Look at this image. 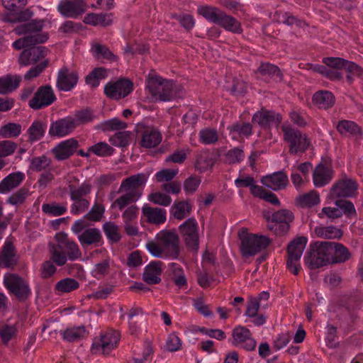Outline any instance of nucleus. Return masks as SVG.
<instances>
[{"instance_id":"1","label":"nucleus","mask_w":363,"mask_h":363,"mask_svg":"<svg viewBox=\"0 0 363 363\" xmlns=\"http://www.w3.org/2000/svg\"><path fill=\"white\" fill-rule=\"evenodd\" d=\"M44 19H33L16 28L18 34H27L12 43L16 50L24 48L19 57V63L28 66L43 59L48 54V50L43 46H32L37 43H44L48 39V33H38L44 27Z\"/></svg>"},{"instance_id":"2","label":"nucleus","mask_w":363,"mask_h":363,"mask_svg":"<svg viewBox=\"0 0 363 363\" xmlns=\"http://www.w3.org/2000/svg\"><path fill=\"white\" fill-rule=\"evenodd\" d=\"M155 240L146 244L147 250L152 256L172 259L178 258L180 247L176 233L162 230L156 235Z\"/></svg>"},{"instance_id":"3","label":"nucleus","mask_w":363,"mask_h":363,"mask_svg":"<svg viewBox=\"0 0 363 363\" xmlns=\"http://www.w3.org/2000/svg\"><path fill=\"white\" fill-rule=\"evenodd\" d=\"M146 87L153 98L161 101H171L184 96V89L173 80L165 79L157 75H149Z\"/></svg>"},{"instance_id":"4","label":"nucleus","mask_w":363,"mask_h":363,"mask_svg":"<svg viewBox=\"0 0 363 363\" xmlns=\"http://www.w3.org/2000/svg\"><path fill=\"white\" fill-rule=\"evenodd\" d=\"M56 243L50 250V259L58 267L64 266L67 260L75 261L82 257L81 250L76 242L71 240L67 234L57 233Z\"/></svg>"},{"instance_id":"5","label":"nucleus","mask_w":363,"mask_h":363,"mask_svg":"<svg viewBox=\"0 0 363 363\" xmlns=\"http://www.w3.org/2000/svg\"><path fill=\"white\" fill-rule=\"evenodd\" d=\"M197 11L206 21L223 28L227 31L233 33L242 32L241 23L235 18L227 14L218 7L202 5L198 8Z\"/></svg>"},{"instance_id":"6","label":"nucleus","mask_w":363,"mask_h":363,"mask_svg":"<svg viewBox=\"0 0 363 363\" xmlns=\"http://www.w3.org/2000/svg\"><path fill=\"white\" fill-rule=\"evenodd\" d=\"M324 65H311L310 69L333 81H339L342 78L340 70L345 69L347 60L341 57H325L323 59Z\"/></svg>"},{"instance_id":"7","label":"nucleus","mask_w":363,"mask_h":363,"mask_svg":"<svg viewBox=\"0 0 363 363\" xmlns=\"http://www.w3.org/2000/svg\"><path fill=\"white\" fill-rule=\"evenodd\" d=\"M306 264L311 269H319L330 264L328 241L315 242L311 245V250L304 256Z\"/></svg>"},{"instance_id":"8","label":"nucleus","mask_w":363,"mask_h":363,"mask_svg":"<svg viewBox=\"0 0 363 363\" xmlns=\"http://www.w3.org/2000/svg\"><path fill=\"white\" fill-rule=\"evenodd\" d=\"M284 142L288 145L289 152L291 155L303 153L310 145L307 136L299 130L291 126L281 127Z\"/></svg>"},{"instance_id":"9","label":"nucleus","mask_w":363,"mask_h":363,"mask_svg":"<svg viewBox=\"0 0 363 363\" xmlns=\"http://www.w3.org/2000/svg\"><path fill=\"white\" fill-rule=\"evenodd\" d=\"M357 182L345 176L337 180L331 186L329 196L331 199H345L356 198L359 194Z\"/></svg>"},{"instance_id":"10","label":"nucleus","mask_w":363,"mask_h":363,"mask_svg":"<svg viewBox=\"0 0 363 363\" xmlns=\"http://www.w3.org/2000/svg\"><path fill=\"white\" fill-rule=\"evenodd\" d=\"M239 237L241 240V252L244 256L255 255L267 248L270 243L266 236L249 234L245 230H242Z\"/></svg>"},{"instance_id":"11","label":"nucleus","mask_w":363,"mask_h":363,"mask_svg":"<svg viewBox=\"0 0 363 363\" xmlns=\"http://www.w3.org/2000/svg\"><path fill=\"white\" fill-rule=\"evenodd\" d=\"M4 284L9 293L20 301L27 299L31 295V289L27 281L16 274H5Z\"/></svg>"},{"instance_id":"12","label":"nucleus","mask_w":363,"mask_h":363,"mask_svg":"<svg viewBox=\"0 0 363 363\" xmlns=\"http://www.w3.org/2000/svg\"><path fill=\"white\" fill-rule=\"evenodd\" d=\"M120 340V334L114 330H109L99 337L94 338L91 350L93 354H108L116 348Z\"/></svg>"},{"instance_id":"13","label":"nucleus","mask_w":363,"mask_h":363,"mask_svg":"<svg viewBox=\"0 0 363 363\" xmlns=\"http://www.w3.org/2000/svg\"><path fill=\"white\" fill-rule=\"evenodd\" d=\"M267 219L271 220V223L268 225L269 229L274 231L276 235H282L289 231V223L292 222L294 215L289 210L281 209L273 213Z\"/></svg>"},{"instance_id":"14","label":"nucleus","mask_w":363,"mask_h":363,"mask_svg":"<svg viewBox=\"0 0 363 363\" xmlns=\"http://www.w3.org/2000/svg\"><path fill=\"white\" fill-rule=\"evenodd\" d=\"M57 99L50 85L38 87L28 102L29 106L34 110L43 109L52 104Z\"/></svg>"},{"instance_id":"15","label":"nucleus","mask_w":363,"mask_h":363,"mask_svg":"<svg viewBox=\"0 0 363 363\" xmlns=\"http://www.w3.org/2000/svg\"><path fill=\"white\" fill-rule=\"evenodd\" d=\"M133 90V82L128 79H120L109 82L104 86L105 95L112 99L118 100L128 96Z\"/></svg>"},{"instance_id":"16","label":"nucleus","mask_w":363,"mask_h":363,"mask_svg":"<svg viewBox=\"0 0 363 363\" xmlns=\"http://www.w3.org/2000/svg\"><path fill=\"white\" fill-rule=\"evenodd\" d=\"M233 345L246 351H253L256 348L257 342L252 336L251 331L245 326H236L233 330Z\"/></svg>"},{"instance_id":"17","label":"nucleus","mask_w":363,"mask_h":363,"mask_svg":"<svg viewBox=\"0 0 363 363\" xmlns=\"http://www.w3.org/2000/svg\"><path fill=\"white\" fill-rule=\"evenodd\" d=\"M19 255L13 243L6 239L0 250V267L13 270L18 264Z\"/></svg>"},{"instance_id":"18","label":"nucleus","mask_w":363,"mask_h":363,"mask_svg":"<svg viewBox=\"0 0 363 363\" xmlns=\"http://www.w3.org/2000/svg\"><path fill=\"white\" fill-rule=\"evenodd\" d=\"M78 81V72L64 67L58 70L56 86L60 91H70L76 87Z\"/></svg>"},{"instance_id":"19","label":"nucleus","mask_w":363,"mask_h":363,"mask_svg":"<svg viewBox=\"0 0 363 363\" xmlns=\"http://www.w3.org/2000/svg\"><path fill=\"white\" fill-rule=\"evenodd\" d=\"M281 116L274 111L262 108L255 112L252 118L254 123L258 124L262 129H270L272 126H277L281 122Z\"/></svg>"},{"instance_id":"20","label":"nucleus","mask_w":363,"mask_h":363,"mask_svg":"<svg viewBox=\"0 0 363 363\" xmlns=\"http://www.w3.org/2000/svg\"><path fill=\"white\" fill-rule=\"evenodd\" d=\"M180 233L186 245L192 249L199 246L198 223L195 218H188L179 226Z\"/></svg>"},{"instance_id":"21","label":"nucleus","mask_w":363,"mask_h":363,"mask_svg":"<svg viewBox=\"0 0 363 363\" xmlns=\"http://www.w3.org/2000/svg\"><path fill=\"white\" fill-rule=\"evenodd\" d=\"M148 174L145 173H139L132 175L122 181L118 192H133L138 194V196L140 198L142 194L141 189L145 186Z\"/></svg>"},{"instance_id":"22","label":"nucleus","mask_w":363,"mask_h":363,"mask_svg":"<svg viewBox=\"0 0 363 363\" xmlns=\"http://www.w3.org/2000/svg\"><path fill=\"white\" fill-rule=\"evenodd\" d=\"M139 143L144 148L157 147L162 141V135L156 128L150 126L143 127L138 132Z\"/></svg>"},{"instance_id":"23","label":"nucleus","mask_w":363,"mask_h":363,"mask_svg":"<svg viewBox=\"0 0 363 363\" xmlns=\"http://www.w3.org/2000/svg\"><path fill=\"white\" fill-rule=\"evenodd\" d=\"M58 11L64 16L77 18L85 10L83 0H63L57 6Z\"/></svg>"},{"instance_id":"24","label":"nucleus","mask_w":363,"mask_h":363,"mask_svg":"<svg viewBox=\"0 0 363 363\" xmlns=\"http://www.w3.org/2000/svg\"><path fill=\"white\" fill-rule=\"evenodd\" d=\"M232 140L242 142L253 134L252 125L249 122L237 121L228 127Z\"/></svg>"},{"instance_id":"25","label":"nucleus","mask_w":363,"mask_h":363,"mask_svg":"<svg viewBox=\"0 0 363 363\" xmlns=\"http://www.w3.org/2000/svg\"><path fill=\"white\" fill-rule=\"evenodd\" d=\"M75 127L74 121L69 116L52 122L49 129V135L52 137H64L71 133Z\"/></svg>"},{"instance_id":"26","label":"nucleus","mask_w":363,"mask_h":363,"mask_svg":"<svg viewBox=\"0 0 363 363\" xmlns=\"http://www.w3.org/2000/svg\"><path fill=\"white\" fill-rule=\"evenodd\" d=\"M142 218L149 223L161 225L166 221L167 211L162 208L152 207L145 203L142 208Z\"/></svg>"},{"instance_id":"27","label":"nucleus","mask_w":363,"mask_h":363,"mask_svg":"<svg viewBox=\"0 0 363 363\" xmlns=\"http://www.w3.org/2000/svg\"><path fill=\"white\" fill-rule=\"evenodd\" d=\"M78 240L83 247H100L104 244L101 231L98 228H89L79 234Z\"/></svg>"},{"instance_id":"28","label":"nucleus","mask_w":363,"mask_h":363,"mask_svg":"<svg viewBox=\"0 0 363 363\" xmlns=\"http://www.w3.org/2000/svg\"><path fill=\"white\" fill-rule=\"evenodd\" d=\"M161 261H151L144 268L143 279L147 284H157L161 281L162 272Z\"/></svg>"},{"instance_id":"29","label":"nucleus","mask_w":363,"mask_h":363,"mask_svg":"<svg viewBox=\"0 0 363 363\" xmlns=\"http://www.w3.org/2000/svg\"><path fill=\"white\" fill-rule=\"evenodd\" d=\"M261 182L264 186L274 191H279L284 189L287 186L289 179L286 173L279 171L263 177Z\"/></svg>"},{"instance_id":"30","label":"nucleus","mask_w":363,"mask_h":363,"mask_svg":"<svg viewBox=\"0 0 363 363\" xmlns=\"http://www.w3.org/2000/svg\"><path fill=\"white\" fill-rule=\"evenodd\" d=\"M336 129L342 136L352 137L356 140H361L363 137L362 128L357 123L352 121H340L336 126Z\"/></svg>"},{"instance_id":"31","label":"nucleus","mask_w":363,"mask_h":363,"mask_svg":"<svg viewBox=\"0 0 363 363\" xmlns=\"http://www.w3.org/2000/svg\"><path fill=\"white\" fill-rule=\"evenodd\" d=\"M329 255L331 257L330 264L342 263L350 257L348 249L341 243L328 241Z\"/></svg>"},{"instance_id":"32","label":"nucleus","mask_w":363,"mask_h":363,"mask_svg":"<svg viewBox=\"0 0 363 363\" xmlns=\"http://www.w3.org/2000/svg\"><path fill=\"white\" fill-rule=\"evenodd\" d=\"M78 146L77 140L74 139H69L61 142L53 150L55 157L58 160H64L69 158L74 154Z\"/></svg>"},{"instance_id":"33","label":"nucleus","mask_w":363,"mask_h":363,"mask_svg":"<svg viewBox=\"0 0 363 363\" xmlns=\"http://www.w3.org/2000/svg\"><path fill=\"white\" fill-rule=\"evenodd\" d=\"M25 179L21 172L9 174L0 182V194H5L18 187Z\"/></svg>"},{"instance_id":"34","label":"nucleus","mask_w":363,"mask_h":363,"mask_svg":"<svg viewBox=\"0 0 363 363\" xmlns=\"http://www.w3.org/2000/svg\"><path fill=\"white\" fill-rule=\"evenodd\" d=\"M333 178V171L329 167L318 165L313 172V181L315 187H322L328 184Z\"/></svg>"},{"instance_id":"35","label":"nucleus","mask_w":363,"mask_h":363,"mask_svg":"<svg viewBox=\"0 0 363 363\" xmlns=\"http://www.w3.org/2000/svg\"><path fill=\"white\" fill-rule=\"evenodd\" d=\"M109 73V69L106 68L95 67L85 77V83L90 88L95 89L99 87L101 80L108 78Z\"/></svg>"},{"instance_id":"36","label":"nucleus","mask_w":363,"mask_h":363,"mask_svg":"<svg viewBox=\"0 0 363 363\" xmlns=\"http://www.w3.org/2000/svg\"><path fill=\"white\" fill-rule=\"evenodd\" d=\"M257 73L276 82H281L283 78L280 69L270 62H262L257 68Z\"/></svg>"},{"instance_id":"37","label":"nucleus","mask_w":363,"mask_h":363,"mask_svg":"<svg viewBox=\"0 0 363 363\" xmlns=\"http://www.w3.org/2000/svg\"><path fill=\"white\" fill-rule=\"evenodd\" d=\"M274 18L279 23L290 27L303 28L306 23L298 18L292 13L281 10L277 11L274 14Z\"/></svg>"},{"instance_id":"38","label":"nucleus","mask_w":363,"mask_h":363,"mask_svg":"<svg viewBox=\"0 0 363 363\" xmlns=\"http://www.w3.org/2000/svg\"><path fill=\"white\" fill-rule=\"evenodd\" d=\"M63 340L68 342H75L82 340L87 336L86 328L83 325L74 326L60 331Z\"/></svg>"},{"instance_id":"39","label":"nucleus","mask_w":363,"mask_h":363,"mask_svg":"<svg viewBox=\"0 0 363 363\" xmlns=\"http://www.w3.org/2000/svg\"><path fill=\"white\" fill-rule=\"evenodd\" d=\"M26 3L27 0H2V4L5 9L16 13L18 15L17 19L20 21H26L30 18L28 12L21 11Z\"/></svg>"},{"instance_id":"40","label":"nucleus","mask_w":363,"mask_h":363,"mask_svg":"<svg viewBox=\"0 0 363 363\" xmlns=\"http://www.w3.org/2000/svg\"><path fill=\"white\" fill-rule=\"evenodd\" d=\"M307 239L300 237L294 240L287 247L288 259L300 262Z\"/></svg>"},{"instance_id":"41","label":"nucleus","mask_w":363,"mask_h":363,"mask_svg":"<svg viewBox=\"0 0 363 363\" xmlns=\"http://www.w3.org/2000/svg\"><path fill=\"white\" fill-rule=\"evenodd\" d=\"M313 101L319 108L328 109L334 105L335 96L330 91L320 90L313 94Z\"/></svg>"},{"instance_id":"42","label":"nucleus","mask_w":363,"mask_h":363,"mask_svg":"<svg viewBox=\"0 0 363 363\" xmlns=\"http://www.w3.org/2000/svg\"><path fill=\"white\" fill-rule=\"evenodd\" d=\"M47 123L41 120H35L27 130L28 140L35 143L41 140L46 132Z\"/></svg>"},{"instance_id":"43","label":"nucleus","mask_w":363,"mask_h":363,"mask_svg":"<svg viewBox=\"0 0 363 363\" xmlns=\"http://www.w3.org/2000/svg\"><path fill=\"white\" fill-rule=\"evenodd\" d=\"M21 82L19 75L8 74L0 77V94H8L16 89Z\"/></svg>"},{"instance_id":"44","label":"nucleus","mask_w":363,"mask_h":363,"mask_svg":"<svg viewBox=\"0 0 363 363\" xmlns=\"http://www.w3.org/2000/svg\"><path fill=\"white\" fill-rule=\"evenodd\" d=\"M84 22L86 24L98 26L101 25L104 26H108L112 22V14L111 13H89L84 19Z\"/></svg>"},{"instance_id":"45","label":"nucleus","mask_w":363,"mask_h":363,"mask_svg":"<svg viewBox=\"0 0 363 363\" xmlns=\"http://www.w3.org/2000/svg\"><path fill=\"white\" fill-rule=\"evenodd\" d=\"M169 268L172 274V279L176 286L179 288L187 287V279L182 266L177 263L172 262L169 264Z\"/></svg>"},{"instance_id":"46","label":"nucleus","mask_w":363,"mask_h":363,"mask_svg":"<svg viewBox=\"0 0 363 363\" xmlns=\"http://www.w3.org/2000/svg\"><path fill=\"white\" fill-rule=\"evenodd\" d=\"M124 194L117 198L111 204V208H118L119 210H123L129 205H133L140 198L138 194L133 192L123 191Z\"/></svg>"},{"instance_id":"47","label":"nucleus","mask_w":363,"mask_h":363,"mask_svg":"<svg viewBox=\"0 0 363 363\" xmlns=\"http://www.w3.org/2000/svg\"><path fill=\"white\" fill-rule=\"evenodd\" d=\"M42 211L50 216H60L67 211V202L62 203L56 202L43 203L42 205Z\"/></svg>"},{"instance_id":"48","label":"nucleus","mask_w":363,"mask_h":363,"mask_svg":"<svg viewBox=\"0 0 363 363\" xmlns=\"http://www.w3.org/2000/svg\"><path fill=\"white\" fill-rule=\"evenodd\" d=\"M69 116L72 118L75 128L90 123L95 118L93 111L88 108L77 111L74 115Z\"/></svg>"},{"instance_id":"49","label":"nucleus","mask_w":363,"mask_h":363,"mask_svg":"<svg viewBox=\"0 0 363 363\" xmlns=\"http://www.w3.org/2000/svg\"><path fill=\"white\" fill-rule=\"evenodd\" d=\"M335 205L340 209L341 217L345 215L347 218H356L357 213L354 203L346 199H336Z\"/></svg>"},{"instance_id":"50","label":"nucleus","mask_w":363,"mask_h":363,"mask_svg":"<svg viewBox=\"0 0 363 363\" xmlns=\"http://www.w3.org/2000/svg\"><path fill=\"white\" fill-rule=\"evenodd\" d=\"M91 51L93 55L101 62L104 60L113 61L116 58V56L106 45L99 43L93 44Z\"/></svg>"},{"instance_id":"51","label":"nucleus","mask_w":363,"mask_h":363,"mask_svg":"<svg viewBox=\"0 0 363 363\" xmlns=\"http://www.w3.org/2000/svg\"><path fill=\"white\" fill-rule=\"evenodd\" d=\"M191 210V206L188 201H175L170 209V213L178 220H182L186 217Z\"/></svg>"},{"instance_id":"52","label":"nucleus","mask_w":363,"mask_h":363,"mask_svg":"<svg viewBox=\"0 0 363 363\" xmlns=\"http://www.w3.org/2000/svg\"><path fill=\"white\" fill-rule=\"evenodd\" d=\"M199 141L206 145H214L218 140V133L216 129L205 128L201 129L199 133Z\"/></svg>"},{"instance_id":"53","label":"nucleus","mask_w":363,"mask_h":363,"mask_svg":"<svg viewBox=\"0 0 363 363\" xmlns=\"http://www.w3.org/2000/svg\"><path fill=\"white\" fill-rule=\"evenodd\" d=\"M17 334L18 328L15 325L6 323L0 324V337L4 345H7Z\"/></svg>"},{"instance_id":"54","label":"nucleus","mask_w":363,"mask_h":363,"mask_svg":"<svg viewBox=\"0 0 363 363\" xmlns=\"http://www.w3.org/2000/svg\"><path fill=\"white\" fill-rule=\"evenodd\" d=\"M79 283L73 278H65L55 284V289L60 293H69L77 289Z\"/></svg>"},{"instance_id":"55","label":"nucleus","mask_w":363,"mask_h":363,"mask_svg":"<svg viewBox=\"0 0 363 363\" xmlns=\"http://www.w3.org/2000/svg\"><path fill=\"white\" fill-rule=\"evenodd\" d=\"M126 128V123L121 121L117 118H113L99 123L96 126L95 128L98 130H101L102 131H109L116 130H123Z\"/></svg>"},{"instance_id":"56","label":"nucleus","mask_w":363,"mask_h":363,"mask_svg":"<svg viewBox=\"0 0 363 363\" xmlns=\"http://www.w3.org/2000/svg\"><path fill=\"white\" fill-rule=\"evenodd\" d=\"M103 230L108 240L112 242H118L121 239L119 227L113 222L108 221L104 223Z\"/></svg>"},{"instance_id":"57","label":"nucleus","mask_w":363,"mask_h":363,"mask_svg":"<svg viewBox=\"0 0 363 363\" xmlns=\"http://www.w3.org/2000/svg\"><path fill=\"white\" fill-rule=\"evenodd\" d=\"M91 186L89 183L84 182L79 187H76L73 184L69 185V190L71 200H78L84 199L83 196H86L91 192Z\"/></svg>"},{"instance_id":"58","label":"nucleus","mask_w":363,"mask_h":363,"mask_svg":"<svg viewBox=\"0 0 363 363\" xmlns=\"http://www.w3.org/2000/svg\"><path fill=\"white\" fill-rule=\"evenodd\" d=\"M253 196L265 200L266 201L278 206L280 204L279 200L277 195L271 191L264 189L262 186L253 187Z\"/></svg>"},{"instance_id":"59","label":"nucleus","mask_w":363,"mask_h":363,"mask_svg":"<svg viewBox=\"0 0 363 363\" xmlns=\"http://www.w3.org/2000/svg\"><path fill=\"white\" fill-rule=\"evenodd\" d=\"M319 202V194L315 191L303 194L297 199V203L301 207H312L317 205Z\"/></svg>"},{"instance_id":"60","label":"nucleus","mask_w":363,"mask_h":363,"mask_svg":"<svg viewBox=\"0 0 363 363\" xmlns=\"http://www.w3.org/2000/svg\"><path fill=\"white\" fill-rule=\"evenodd\" d=\"M115 150L105 142H99L89 147V152L99 157H108L113 154Z\"/></svg>"},{"instance_id":"61","label":"nucleus","mask_w":363,"mask_h":363,"mask_svg":"<svg viewBox=\"0 0 363 363\" xmlns=\"http://www.w3.org/2000/svg\"><path fill=\"white\" fill-rule=\"evenodd\" d=\"M130 141V133L128 131H119L110 137L109 142L116 147H127Z\"/></svg>"},{"instance_id":"62","label":"nucleus","mask_w":363,"mask_h":363,"mask_svg":"<svg viewBox=\"0 0 363 363\" xmlns=\"http://www.w3.org/2000/svg\"><path fill=\"white\" fill-rule=\"evenodd\" d=\"M21 133V125L15 123H9L0 128L2 138H16Z\"/></svg>"},{"instance_id":"63","label":"nucleus","mask_w":363,"mask_h":363,"mask_svg":"<svg viewBox=\"0 0 363 363\" xmlns=\"http://www.w3.org/2000/svg\"><path fill=\"white\" fill-rule=\"evenodd\" d=\"M105 212L104 205L94 203L90 211L84 215V218L86 220L98 222L101 220Z\"/></svg>"},{"instance_id":"64","label":"nucleus","mask_w":363,"mask_h":363,"mask_svg":"<svg viewBox=\"0 0 363 363\" xmlns=\"http://www.w3.org/2000/svg\"><path fill=\"white\" fill-rule=\"evenodd\" d=\"M244 159V152L239 147H234L229 150L224 155V161L228 164L240 163Z\"/></svg>"}]
</instances>
